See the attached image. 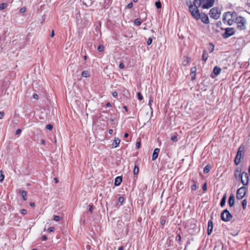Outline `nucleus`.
<instances>
[{"instance_id": "nucleus-1", "label": "nucleus", "mask_w": 250, "mask_h": 250, "mask_svg": "<svg viewBox=\"0 0 250 250\" xmlns=\"http://www.w3.org/2000/svg\"><path fill=\"white\" fill-rule=\"evenodd\" d=\"M237 17L236 12H228L223 15V21L224 23L227 22L229 25H231Z\"/></svg>"}, {"instance_id": "nucleus-2", "label": "nucleus", "mask_w": 250, "mask_h": 250, "mask_svg": "<svg viewBox=\"0 0 250 250\" xmlns=\"http://www.w3.org/2000/svg\"><path fill=\"white\" fill-rule=\"evenodd\" d=\"M237 24V29L239 30H244L246 28V20L245 18L239 16L234 21Z\"/></svg>"}, {"instance_id": "nucleus-3", "label": "nucleus", "mask_w": 250, "mask_h": 250, "mask_svg": "<svg viewBox=\"0 0 250 250\" xmlns=\"http://www.w3.org/2000/svg\"><path fill=\"white\" fill-rule=\"evenodd\" d=\"M188 8L189 11L191 13L192 16L197 20H199L201 18V13H200L198 8H197V7H194L192 4H191L189 6Z\"/></svg>"}, {"instance_id": "nucleus-4", "label": "nucleus", "mask_w": 250, "mask_h": 250, "mask_svg": "<svg viewBox=\"0 0 250 250\" xmlns=\"http://www.w3.org/2000/svg\"><path fill=\"white\" fill-rule=\"evenodd\" d=\"M244 155V147L240 146L237 152L236 155L234 159V163L235 165H238L240 164L241 158Z\"/></svg>"}, {"instance_id": "nucleus-5", "label": "nucleus", "mask_w": 250, "mask_h": 250, "mask_svg": "<svg viewBox=\"0 0 250 250\" xmlns=\"http://www.w3.org/2000/svg\"><path fill=\"white\" fill-rule=\"evenodd\" d=\"M221 219L225 222H229L232 218V216L229 211L226 209L221 214Z\"/></svg>"}, {"instance_id": "nucleus-6", "label": "nucleus", "mask_w": 250, "mask_h": 250, "mask_svg": "<svg viewBox=\"0 0 250 250\" xmlns=\"http://www.w3.org/2000/svg\"><path fill=\"white\" fill-rule=\"evenodd\" d=\"M209 14L211 18L217 20L220 17L221 12L219 8L214 7L210 10Z\"/></svg>"}, {"instance_id": "nucleus-7", "label": "nucleus", "mask_w": 250, "mask_h": 250, "mask_svg": "<svg viewBox=\"0 0 250 250\" xmlns=\"http://www.w3.org/2000/svg\"><path fill=\"white\" fill-rule=\"evenodd\" d=\"M247 192V188L245 187H242L239 188L236 192V198L238 200L242 199L246 195Z\"/></svg>"}, {"instance_id": "nucleus-8", "label": "nucleus", "mask_w": 250, "mask_h": 250, "mask_svg": "<svg viewBox=\"0 0 250 250\" xmlns=\"http://www.w3.org/2000/svg\"><path fill=\"white\" fill-rule=\"evenodd\" d=\"M235 33L233 28L228 27L225 29V32L222 34V37L224 39H227L234 35Z\"/></svg>"}, {"instance_id": "nucleus-9", "label": "nucleus", "mask_w": 250, "mask_h": 250, "mask_svg": "<svg viewBox=\"0 0 250 250\" xmlns=\"http://www.w3.org/2000/svg\"><path fill=\"white\" fill-rule=\"evenodd\" d=\"M203 3V8L208 9L212 7L214 4V0H201Z\"/></svg>"}, {"instance_id": "nucleus-10", "label": "nucleus", "mask_w": 250, "mask_h": 250, "mask_svg": "<svg viewBox=\"0 0 250 250\" xmlns=\"http://www.w3.org/2000/svg\"><path fill=\"white\" fill-rule=\"evenodd\" d=\"M241 181L244 186H247L249 183V176L247 172H243L242 176L241 177Z\"/></svg>"}, {"instance_id": "nucleus-11", "label": "nucleus", "mask_w": 250, "mask_h": 250, "mask_svg": "<svg viewBox=\"0 0 250 250\" xmlns=\"http://www.w3.org/2000/svg\"><path fill=\"white\" fill-rule=\"evenodd\" d=\"M234 175L236 180H240L242 176V172H241L240 169L237 167L234 172Z\"/></svg>"}, {"instance_id": "nucleus-12", "label": "nucleus", "mask_w": 250, "mask_h": 250, "mask_svg": "<svg viewBox=\"0 0 250 250\" xmlns=\"http://www.w3.org/2000/svg\"><path fill=\"white\" fill-rule=\"evenodd\" d=\"M201 18L200 19L204 23L208 24L209 23V19L207 15L205 13H201L200 14Z\"/></svg>"}, {"instance_id": "nucleus-13", "label": "nucleus", "mask_w": 250, "mask_h": 250, "mask_svg": "<svg viewBox=\"0 0 250 250\" xmlns=\"http://www.w3.org/2000/svg\"><path fill=\"white\" fill-rule=\"evenodd\" d=\"M213 224L212 218L210 219L208 222V234L210 235L213 229Z\"/></svg>"}, {"instance_id": "nucleus-14", "label": "nucleus", "mask_w": 250, "mask_h": 250, "mask_svg": "<svg viewBox=\"0 0 250 250\" xmlns=\"http://www.w3.org/2000/svg\"><path fill=\"white\" fill-rule=\"evenodd\" d=\"M159 152H160V149L158 148H156L154 150L153 152L152 153V161H154L155 160H156L157 158Z\"/></svg>"}, {"instance_id": "nucleus-15", "label": "nucleus", "mask_w": 250, "mask_h": 250, "mask_svg": "<svg viewBox=\"0 0 250 250\" xmlns=\"http://www.w3.org/2000/svg\"><path fill=\"white\" fill-rule=\"evenodd\" d=\"M192 5L194 7H197L198 8L200 6H202V7L203 8V3L201 0H194Z\"/></svg>"}, {"instance_id": "nucleus-16", "label": "nucleus", "mask_w": 250, "mask_h": 250, "mask_svg": "<svg viewBox=\"0 0 250 250\" xmlns=\"http://www.w3.org/2000/svg\"><path fill=\"white\" fill-rule=\"evenodd\" d=\"M122 182V178L121 176H118L116 177L114 181V185L116 186L120 185Z\"/></svg>"}, {"instance_id": "nucleus-17", "label": "nucleus", "mask_w": 250, "mask_h": 250, "mask_svg": "<svg viewBox=\"0 0 250 250\" xmlns=\"http://www.w3.org/2000/svg\"><path fill=\"white\" fill-rule=\"evenodd\" d=\"M234 204V197L233 194H231L229 198V204L230 207H232Z\"/></svg>"}, {"instance_id": "nucleus-18", "label": "nucleus", "mask_w": 250, "mask_h": 250, "mask_svg": "<svg viewBox=\"0 0 250 250\" xmlns=\"http://www.w3.org/2000/svg\"><path fill=\"white\" fill-rule=\"evenodd\" d=\"M120 143V139L119 138H115V139L112 144V147L114 148L117 147Z\"/></svg>"}, {"instance_id": "nucleus-19", "label": "nucleus", "mask_w": 250, "mask_h": 250, "mask_svg": "<svg viewBox=\"0 0 250 250\" xmlns=\"http://www.w3.org/2000/svg\"><path fill=\"white\" fill-rule=\"evenodd\" d=\"M221 71V68L218 66H215L213 68V72L215 76L219 75Z\"/></svg>"}, {"instance_id": "nucleus-20", "label": "nucleus", "mask_w": 250, "mask_h": 250, "mask_svg": "<svg viewBox=\"0 0 250 250\" xmlns=\"http://www.w3.org/2000/svg\"><path fill=\"white\" fill-rule=\"evenodd\" d=\"M208 55L207 52L205 50H203L202 54V60L206 62L208 60Z\"/></svg>"}, {"instance_id": "nucleus-21", "label": "nucleus", "mask_w": 250, "mask_h": 250, "mask_svg": "<svg viewBox=\"0 0 250 250\" xmlns=\"http://www.w3.org/2000/svg\"><path fill=\"white\" fill-rule=\"evenodd\" d=\"M21 195L23 198L24 201H26L27 200L26 196H27V192L24 190H22L21 191Z\"/></svg>"}, {"instance_id": "nucleus-22", "label": "nucleus", "mask_w": 250, "mask_h": 250, "mask_svg": "<svg viewBox=\"0 0 250 250\" xmlns=\"http://www.w3.org/2000/svg\"><path fill=\"white\" fill-rule=\"evenodd\" d=\"M226 195H224L223 198H222L220 202V206L221 207H223L225 206L226 204Z\"/></svg>"}, {"instance_id": "nucleus-23", "label": "nucleus", "mask_w": 250, "mask_h": 250, "mask_svg": "<svg viewBox=\"0 0 250 250\" xmlns=\"http://www.w3.org/2000/svg\"><path fill=\"white\" fill-rule=\"evenodd\" d=\"M196 70L197 69H196V68L195 67H193L190 69V74H191V75H192V74H194V76L193 77L192 76V80L195 78V73H196Z\"/></svg>"}, {"instance_id": "nucleus-24", "label": "nucleus", "mask_w": 250, "mask_h": 250, "mask_svg": "<svg viewBox=\"0 0 250 250\" xmlns=\"http://www.w3.org/2000/svg\"><path fill=\"white\" fill-rule=\"evenodd\" d=\"M211 169V167L209 165H207L204 168V172L205 173H208Z\"/></svg>"}, {"instance_id": "nucleus-25", "label": "nucleus", "mask_w": 250, "mask_h": 250, "mask_svg": "<svg viewBox=\"0 0 250 250\" xmlns=\"http://www.w3.org/2000/svg\"><path fill=\"white\" fill-rule=\"evenodd\" d=\"M82 75L83 77L88 78L89 77L90 74L88 71L84 70L82 72Z\"/></svg>"}, {"instance_id": "nucleus-26", "label": "nucleus", "mask_w": 250, "mask_h": 250, "mask_svg": "<svg viewBox=\"0 0 250 250\" xmlns=\"http://www.w3.org/2000/svg\"><path fill=\"white\" fill-rule=\"evenodd\" d=\"M112 0H104V7L108 8L109 6L111 4Z\"/></svg>"}, {"instance_id": "nucleus-27", "label": "nucleus", "mask_w": 250, "mask_h": 250, "mask_svg": "<svg viewBox=\"0 0 250 250\" xmlns=\"http://www.w3.org/2000/svg\"><path fill=\"white\" fill-rule=\"evenodd\" d=\"M139 171V168L137 165H135L134 169H133V173L134 175H138Z\"/></svg>"}, {"instance_id": "nucleus-28", "label": "nucleus", "mask_w": 250, "mask_h": 250, "mask_svg": "<svg viewBox=\"0 0 250 250\" xmlns=\"http://www.w3.org/2000/svg\"><path fill=\"white\" fill-rule=\"evenodd\" d=\"M192 182L193 184L191 186V189L192 191H194L197 189L196 182L194 180H192Z\"/></svg>"}, {"instance_id": "nucleus-29", "label": "nucleus", "mask_w": 250, "mask_h": 250, "mask_svg": "<svg viewBox=\"0 0 250 250\" xmlns=\"http://www.w3.org/2000/svg\"><path fill=\"white\" fill-rule=\"evenodd\" d=\"M214 46L211 43H209V46L208 47V49L209 50V53H212L214 50Z\"/></svg>"}, {"instance_id": "nucleus-30", "label": "nucleus", "mask_w": 250, "mask_h": 250, "mask_svg": "<svg viewBox=\"0 0 250 250\" xmlns=\"http://www.w3.org/2000/svg\"><path fill=\"white\" fill-rule=\"evenodd\" d=\"M142 21L140 19H136L134 21V24L137 26H139L141 24Z\"/></svg>"}, {"instance_id": "nucleus-31", "label": "nucleus", "mask_w": 250, "mask_h": 250, "mask_svg": "<svg viewBox=\"0 0 250 250\" xmlns=\"http://www.w3.org/2000/svg\"><path fill=\"white\" fill-rule=\"evenodd\" d=\"M247 201L246 199H244L242 202V205L243 209H245L247 207Z\"/></svg>"}, {"instance_id": "nucleus-32", "label": "nucleus", "mask_w": 250, "mask_h": 250, "mask_svg": "<svg viewBox=\"0 0 250 250\" xmlns=\"http://www.w3.org/2000/svg\"><path fill=\"white\" fill-rule=\"evenodd\" d=\"M160 223L162 225H164L166 223V217L165 216H163L160 218Z\"/></svg>"}, {"instance_id": "nucleus-33", "label": "nucleus", "mask_w": 250, "mask_h": 250, "mask_svg": "<svg viewBox=\"0 0 250 250\" xmlns=\"http://www.w3.org/2000/svg\"><path fill=\"white\" fill-rule=\"evenodd\" d=\"M156 7L157 8L159 9L162 7L161 3L160 1H156L155 3Z\"/></svg>"}, {"instance_id": "nucleus-34", "label": "nucleus", "mask_w": 250, "mask_h": 250, "mask_svg": "<svg viewBox=\"0 0 250 250\" xmlns=\"http://www.w3.org/2000/svg\"><path fill=\"white\" fill-rule=\"evenodd\" d=\"M4 178V175L3 174L2 171H0V182H2Z\"/></svg>"}, {"instance_id": "nucleus-35", "label": "nucleus", "mask_w": 250, "mask_h": 250, "mask_svg": "<svg viewBox=\"0 0 250 250\" xmlns=\"http://www.w3.org/2000/svg\"><path fill=\"white\" fill-rule=\"evenodd\" d=\"M104 49V46L103 45H99L98 47V50L99 52H102Z\"/></svg>"}, {"instance_id": "nucleus-36", "label": "nucleus", "mask_w": 250, "mask_h": 250, "mask_svg": "<svg viewBox=\"0 0 250 250\" xmlns=\"http://www.w3.org/2000/svg\"><path fill=\"white\" fill-rule=\"evenodd\" d=\"M7 6V4L5 3H2L0 4V9L2 10L5 8Z\"/></svg>"}, {"instance_id": "nucleus-37", "label": "nucleus", "mask_w": 250, "mask_h": 250, "mask_svg": "<svg viewBox=\"0 0 250 250\" xmlns=\"http://www.w3.org/2000/svg\"><path fill=\"white\" fill-rule=\"evenodd\" d=\"M123 92L124 95H126L127 96V95L129 94L128 91L125 88H123Z\"/></svg>"}, {"instance_id": "nucleus-38", "label": "nucleus", "mask_w": 250, "mask_h": 250, "mask_svg": "<svg viewBox=\"0 0 250 250\" xmlns=\"http://www.w3.org/2000/svg\"><path fill=\"white\" fill-rule=\"evenodd\" d=\"M88 207H89V211L91 213H93V205L92 204L89 205H88Z\"/></svg>"}, {"instance_id": "nucleus-39", "label": "nucleus", "mask_w": 250, "mask_h": 250, "mask_svg": "<svg viewBox=\"0 0 250 250\" xmlns=\"http://www.w3.org/2000/svg\"><path fill=\"white\" fill-rule=\"evenodd\" d=\"M46 128L49 130H52L53 129V125L51 124L46 125Z\"/></svg>"}, {"instance_id": "nucleus-40", "label": "nucleus", "mask_w": 250, "mask_h": 250, "mask_svg": "<svg viewBox=\"0 0 250 250\" xmlns=\"http://www.w3.org/2000/svg\"><path fill=\"white\" fill-rule=\"evenodd\" d=\"M137 97H138V99L140 101H142L143 99V96L142 95V94H141V93L140 92H138L137 93Z\"/></svg>"}, {"instance_id": "nucleus-41", "label": "nucleus", "mask_w": 250, "mask_h": 250, "mask_svg": "<svg viewBox=\"0 0 250 250\" xmlns=\"http://www.w3.org/2000/svg\"><path fill=\"white\" fill-rule=\"evenodd\" d=\"M171 140L174 142H177V137L176 135H173L170 138Z\"/></svg>"}, {"instance_id": "nucleus-42", "label": "nucleus", "mask_w": 250, "mask_h": 250, "mask_svg": "<svg viewBox=\"0 0 250 250\" xmlns=\"http://www.w3.org/2000/svg\"><path fill=\"white\" fill-rule=\"evenodd\" d=\"M153 102V98L151 96L149 97V102H148V105L150 106V108L151 109V104Z\"/></svg>"}, {"instance_id": "nucleus-43", "label": "nucleus", "mask_w": 250, "mask_h": 250, "mask_svg": "<svg viewBox=\"0 0 250 250\" xmlns=\"http://www.w3.org/2000/svg\"><path fill=\"white\" fill-rule=\"evenodd\" d=\"M124 201V198L123 197H120L118 199V202L122 204Z\"/></svg>"}, {"instance_id": "nucleus-44", "label": "nucleus", "mask_w": 250, "mask_h": 250, "mask_svg": "<svg viewBox=\"0 0 250 250\" xmlns=\"http://www.w3.org/2000/svg\"><path fill=\"white\" fill-rule=\"evenodd\" d=\"M53 219L56 221H59L60 220V217L58 215H54Z\"/></svg>"}, {"instance_id": "nucleus-45", "label": "nucleus", "mask_w": 250, "mask_h": 250, "mask_svg": "<svg viewBox=\"0 0 250 250\" xmlns=\"http://www.w3.org/2000/svg\"><path fill=\"white\" fill-rule=\"evenodd\" d=\"M152 42V39L151 38H149L147 40V44L148 45H149L151 44Z\"/></svg>"}, {"instance_id": "nucleus-46", "label": "nucleus", "mask_w": 250, "mask_h": 250, "mask_svg": "<svg viewBox=\"0 0 250 250\" xmlns=\"http://www.w3.org/2000/svg\"><path fill=\"white\" fill-rule=\"evenodd\" d=\"M189 60H190V59L188 57L187 58V61H184V62H183L184 65H187L188 63Z\"/></svg>"}, {"instance_id": "nucleus-47", "label": "nucleus", "mask_w": 250, "mask_h": 250, "mask_svg": "<svg viewBox=\"0 0 250 250\" xmlns=\"http://www.w3.org/2000/svg\"><path fill=\"white\" fill-rule=\"evenodd\" d=\"M54 227H50L48 229H47V232H53L54 231Z\"/></svg>"}, {"instance_id": "nucleus-48", "label": "nucleus", "mask_w": 250, "mask_h": 250, "mask_svg": "<svg viewBox=\"0 0 250 250\" xmlns=\"http://www.w3.org/2000/svg\"><path fill=\"white\" fill-rule=\"evenodd\" d=\"M119 67L120 69H122L125 68V64L123 62H121L119 64Z\"/></svg>"}, {"instance_id": "nucleus-49", "label": "nucleus", "mask_w": 250, "mask_h": 250, "mask_svg": "<svg viewBox=\"0 0 250 250\" xmlns=\"http://www.w3.org/2000/svg\"><path fill=\"white\" fill-rule=\"evenodd\" d=\"M21 214H22L23 215H25V214H26L27 213V211L25 209H22L21 210Z\"/></svg>"}, {"instance_id": "nucleus-50", "label": "nucleus", "mask_w": 250, "mask_h": 250, "mask_svg": "<svg viewBox=\"0 0 250 250\" xmlns=\"http://www.w3.org/2000/svg\"><path fill=\"white\" fill-rule=\"evenodd\" d=\"M203 189L204 191H206L207 189V183H205L203 187Z\"/></svg>"}, {"instance_id": "nucleus-51", "label": "nucleus", "mask_w": 250, "mask_h": 250, "mask_svg": "<svg viewBox=\"0 0 250 250\" xmlns=\"http://www.w3.org/2000/svg\"><path fill=\"white\" fill-rule=\"evenodd\" d=\"M21 132V130L20 128L18 129L16 132V135H20Z\"/></svg>"}, {"instance_id": "nucleus-52", "label": "nucleus", "mask_w": 250, "mask_h": 250, "mask_svg": "<svg viewBox=\"0 0 250 250\" xmlns=\"http://www.w3.org/2000/svg\"><path fill=\"white\" fill-rule=\"evenodd\" d=\"M133 6V4L132 2H130L128 4L127 7L128 8H131Z\"/></svg>"}, {"instance_id": "nucleus-53", "label": "nucleus", "mask_w": 250, "mask_h": 250, "mask_svg": "<svg viewBox=\"0 0 250 250\" xmlns=\"http://www.w3.org/2000/svg\"><path fill=\"white\" fill-rule=\"evenodd\" d=\"M112 95L114 97H117L118 96V93L116 91H113Z\"/></svg>"}, {"instance_id": "nucleus-54", "label": "nucleus", "mask_w": 250, "mask_h": 250, "mask_svg": "<svg viewBox=\"0 0 250 250\" xmlns=\"http://www.w3.org/2000/svg\"><path fill=\"white\" fill-rule=\"evenodd\" d=\"M33 97L34 99H38L39 98V96L36 93H34L33 95Z\"/></svg>"}, {"instance_id": "nucleus-55", "label": "nucleus", "mask_w": 250, "mask_h": 250, "mask_svg": "<svg viewBox=\"0 0 250 250\" xmlns=\"http://www.w3.org/2000/svg\"><path fill=\"white\" fill-rule=\"evenodd\" d=\"M26 11V8L25 7H22L21 9H20V12L21 13H24Z\"/></svg>"}, {"instance_id": "nucleus-56", "label": "nucleus", "mask_w": 250, "mask_h": 250, "mask_svg": "<svg viewBox=\"0 0 250 250\" xmlns=\"http://www.w3.org/2000/svg\"><path fill=\"white\" fill-rule=\"evenodd\" d=\"M141 146V143L140 142H137L136 144V147L137 148H139Z\"/></svg>"}, {"instance_id": "nucleus-57", "label": "nucleus", "mask_w": 250, "mask_h": 250, "mask_svg": "<svg viewBox=\"0 0 250 250\" xmlns=\"http://www.w3.org/2000/svg\"><path fill=\"white\" fill-rule=\"evenodd\" d=\"M4 116V113L3 112H0V119H2Z\"/></svg>"}, {"instance_id": "nucleus-58", "label": "nucleus", "mask_w": 250, "mask_h": 250, "mask_svg": "<svg viewBox=\"0 0 250 250\" xmlns=\"http://www.w3.org/2000/svg\"><path fill=\"white\" fill-rule=\"evenodd\" d=\"M42 238V241H45V240H47V238L46 236H45V235H42V238Z\"/></svg>"}, {"instance_id": "nucleus-59", "label": "nucleus", "mask_w": 250, "mask_h": 250, "mask_svg": "<svg viewBox=\"0 0 250 250\" xmlns=\"http://www.w3.org/2000/svg\"><path fill=\"white\" fill-rule=\"evenodd\" d=\"M176 240L179 241H181V236H180V235L179 234H178L177 235V236H176Z\"/></svg>"}, {"instance_id": "nucleus-60", "label": "nucleus", "mask_w": 250, "mask_h": 250, "mask_svg": "<svg viewBox=\"0 0 250 250\" xmlns=\"http://www.w3.org/2000/svg\"><path fill=\"white\" fill-rule=\"evenodd\" d=\"M106 105V107H111V104H110V103H107L106 104V105Z\"/></svg>"}, {"instance_id": "nucleus-61", "label": "nucleus", "mask_w": 250, "mask_h": 250, "mask_svg": "<svg viewBox=\"0 0 250 250\" xmlns=\"http://www.w3.org/2000/svg\"><path fill=\"white\" fill-rule=\"evenodd\" d=\"M54 181H55V183H56V184H57V183H59V180H58V179L57 178H56H56H55L54 179Z\"/></svg>"}, {"instance_id": "nucleus-62", "label": "nucleus", "mask_w": 250, "mask_h": 250, "mask_svg": "<svg viewBox=\"0 0 250 250\" xmlns=\"http://www.w3.org/2000/svg\"><path fill=\"white\" fill-rule=\"evenodd\" d=\"M30 206L31 207H35V204L34 202H30Z\"/></svg>"}, {"instance_id": "nucleus-63", "label": "nucleus", "mask_w": 250, "mask_h": 250, "mask_svg": "<svg viewBox=\"0 0 250 250\" xmlns=\"http://www.w3.org/2000/svg\"><path fill=\"white\" fill-rule=\"evenodd\" d=\"M113 130L112 129H110L108 130V133L109 134H112L113 133Z\"/></svg>"}, {"instance_id": "nucleus-64", "label": "nucleus", "mask_w": 250, "mask_h": 250, "mask_svg": "<svg viewBox=\"0 0 250 250\" xmlns=\"http://www.w3.org/2000/svg\"><path fill=\"white\" fill-rule=\"evenodd\" d=\"M55 35L54 31V30L52 31L51 34V37L53 38Z\"/></svg>"}]
</instances>
